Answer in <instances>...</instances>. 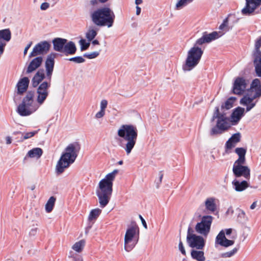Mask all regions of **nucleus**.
<instances>
[{"label":"nucleus","mask_w":261,"mask_h":261,"mask_svg":"<svg viewBox=\"0 0 261 261\" xmlns=\"http://www.w3.org/2000/svg\"><path fill=\"white\" fill-rule=\"evenodd\" d=\"M223 34L217 32H213L210 34L204 32L202 36L196 40L194 46L188 51L185 64L183 66L184 70L190 71L198 64L203 54V50L198 46V45L210 43L219 38Z\"/></svg>","instance_id":"1"},{"label":"nucleus","mask_w":261,"mask_h":261,"mask_svg":"<svg viewBox=\"0 0 261 261\" xmlns=\"http://www.w3.org/2000/svg\"><path fill=\"white\" fill-rule=\"evenodd\" d=\"M56 57V53H50L47 56L45 61V67L47 81L41 83L37 89V101L39 105H42L44 103L48 95V89L51 86V79Z\"/></svg>","instance_id":"2"},{"label":"nucleus","mask_w":261,"mask_h":261,"mask_svg":"<svg viewBox=\"0 0 261 261\" xmlns=\"http://www.w3.org/2000/svg\"><path fill=\"white\" fill-rule=\"evenodd\" d=\"M117 135L122 139L120 146L127 155L129 154L137 142L138 138L137 127L132 124H123L118 128Z\"/></svg>","instance_id":"3"},{"label":"nucleus","mask_w":261,"mask_h":261,"mask_svg":"<svg viewBox=\"0 0 261 261\" xmlns=\"http://www.w3.org/2000/svg\"><path fill=\"white\" fill-rule=\"evenodd\" d=\"M89 13L91 21L96 26L110 28L113 25L115 15L110 8L105 7L96 9L91 8Z\"/></svg>","instance_id":"4"},{"label":"nucleus","mask_w":261,"mask_h":261,"mask_svg":"<svg viewBox=\"0 0 261 261\" xmlns=\"http://www.w3.org/2000/svg\"><path fill=\"white\" fill-rule=\"evenodd\" d=\"M118 173L117 169L114 170L99 182V190L97 191L96 194L101 208L105 207L110 201L113 191V181Z\"/></svg>","instance_id":"5"},{"label":"nucleus","mask_w":261,"mask_h":261,"mask_svg":"<svg viewBox=\"0 0 261 261\" xmlns=\"http://www.w3.org/2000/svg\"><path fill=\"white\" fill-rule=\"evenodd\" d=\"M80 149V145L74 142L69 144L65 149L56 166L57 174H62L75 160Z\"/></svg>","instance_id":"6"},{"label":"nucleus","mask_w":261,"mask_h":261,"mask_svg":"<svg viewBox=\"0 0 261 261\" xmlns=\"http://www.w3.org/2000/svg\"><path fill=\"white\" fill-rule=\"evenodd\" d=\"M139 228L135 223H132L125 232L124 239V248L127 252L130 251L138 242Z\"/></svg>","instance_id":"7"},{"label":"nucleus","mask_w":261,"mask_h":261,"mask_svg":"<svg viewBox=\"0 0 261 261\" xmlns=\"http://www.w3.org/2000/svg\"><path fill=\"white\" fill-rule=\"evenodd\" d=\"M213 218V217L210 215L202 216L201 221L197 223L195 226L196 231L203 236H207L210 231Z\"/></svg>","instance_id":"8"},{"label":"nucleus","mask_w":261,"mask_h":261,"mask_svg":"<svg viewBox=\"0 0 261 261\" xmlns=\"http://www.w3.org/2000/svg\"><path fill=\"white\" fill-rule=\"evenodd\" d=\"M230 120L225 115H222L217 120L216 125L210 132L212 136L220 135L230 127Z\"/></svg>","instance_id":"9"},{"label":"nucleus","mask_w":261,"mask_h":261,"mask_svg":"<svg viewBox=\"0 0 261 261\" xmlns=\"http://www.w3.org/2000/svg\"><path fill=\"white\" fill-rule=\"evenodd\" d=\"M190 228L188 229L187 237V243L189 246L192 248H195L197 249H202L205 244L203 238L199 236L190 233Z\"/></svg>","instance_id":"10"},{"label":"nucleus","mask_w":261,"mask_h":261,"mask_svg":"<svg viewBox=\"0 0 261 261\" xmlns=\"http://www.w3.org/2000/svg\"><path fill=\"white\" fill-rule=\"evenodd\" d=\"M245 163H234L232 171L236 177L243 176L246 179H249L250 176V170L249 168L244 166Z\"/></svg>","instance_id":"11"},{"label":"nucleus","mask_w":261,"mask_h":261,"mask_svg":"<svg viewBox=\"0 0 261 261\" xmlns=\"http://www.w3.org/2000/svg\"><path fill=\"white\" fill-rule=\"evenodd\" d=\"M51 45L47 41H41L34 47L32 51L29 55L30 58L36 57L38 55L46 54L49 50Z\"/></svg>","instance_id":"12"},{"label":"nucleus","mask_w":261,"mask_h":261,"mask_svg":"<svg viewBox=\"0 0 261 261\" xmlns=\"http://www.w3.org/2000/svg\"><path fill=\"white\" fill-rule=\"evenodd\" d=\"M248 84V81L245 78L242 77H237L233 85V93L238 95L242 94L245 91Z\"/></svg>","instance_id":"13"},{"label":"nucleus","mask_w":261,"mask_h":261,"mask_svg":"<svg viewBox=\"0 0 261 261\" xmlns=\"http://www.w3.org/2000/svg\"><path fill=\"white\" fill-rule=\"evenodd\" d=\"M256 98H254L253 94L248 93L240 99V103L241 105L246 106V112H249L255 106L257 101H254V100Z\"/></svg>","instance_id":"14"},{"label":"nucleus","mask_w":261,"mask_h":261,"mask_svg":"<svg viewBox=\"0 0 261 261\" xmlns=\"http://www.w3.org/2000/svg\"><path fill=\"white\" fill-rule=\"evenodd\" d=\"M20 104L22 105L24 104L27 107H29L35 111H36L40 106L37 102H36L34 101V93L32 91H29L27 93Z\"/></svg>","instance_id":"15"},{"label":"nucleus","mask_w":261,"mask_h":261,"mask_svg":"<svg viewBox=\"0 0 261 261\" xmlns=\"http://www.w3.org/2000/svg\"><path fill=\"white\" fill-rule=\"evenodd\" d=\"M246 6L242 10V13L245 15H249L255 9L261 5V0H246Z\"/></svg>","instance_id":"16"},{"label":"nucleus","mask_w":261,"mask_h":261,"mask_svg":"<svg viewBox=\"0 0 261 261\" xmlns=\"http://www.w3.org/2000/svg\"><path fill=\"white\" fill-rule=\"evenodd\" d=\"M248 93L253 94L254 98L261 97V79L256 78L252 81Z\"/></svg>","instance_id":"17"},{"label":"nucleus","mask_w":261,"mask_h":261,"mask_svg":"<svg viewBox=\"0 0 261 261\" xmlns=\"http://www.w3.org/2000/svg\"><path fill=\"white\" fill-rule=\"evenodd\" d=\"M245 109L243 108L238 107L234 109L230 116V122L233 125L238 123L242 117L245 115Z\"/></svg>","instance_id":"18"},{"label":"nucleus","mask_w":261,"mask_h":261,"mask_svg":"<svg viewBox=\"0 0 261 261\" xmlns=\"http://www.w3.org/2000/svg\"><path fill=\"white\" fill-rule=\"evenodd\" d=\"M234 243V241L228 240L226 238L225 232L223 230L219 233L216 239V244H219L225 247L230 246L232 245Z\"/></svg>","instance_id":"19"},{"label":"nucleus","mask_w":261,"mask_h":261,"mask_svg":"<svg viewBox=\"0 0 261 261\" xmlns=\"http://www.w3.org/2000/svg\"><path fill=\"white\" fill-rule=\"evenodd\" d=\"M43 61L42 57H37L33 59L30 63L26 71L27 73H30L39 68Z\"/></svg>","instance_id":"20"},{"label":"nucleus","mask_w":261,"mask_h":261,"mask_svg":"<svg viewBox=\"0 0 261 261\" xmlns=\"http://www.w3.org/2000/svg\"><path fill=\"white\" fill-rule=\"evenodd\" d=\"M29 83L30 80L27 77L20 79L17 84V93L22 94L25 92L28 88Z\"/></svg>","instance_id":"21"},{"label":"nucleus","mask_w":261,"mask_h":261,"mask_svg":"<svg viewBox=\"0 0 261 261\" xmlns=\"http://www.w3.org/2000/svg\"><path fill=\"white\" fill-rule=\"evenodd\" d=\"M66 42L67 39L64 38H55L52 41L54 49L56 51L62 53Z\"/></svg>","instance_id":"22"},{"label":"nucleus","mask_w":261,"mask_h":261,"mask_svg":"<svg viewBox=\"0 0 261 261\" xmlns=\"http://www.w3.org/2000/svg\"><path fill=\"white\" fill-rule=\"evenodd\" d=\"M253 64L256 75L261 79V52L254 54Z\"/></svg>","instance_id":"23"},{"label":"nucleus","mask_w":261,"mask_h":261,"mask_svg":"<svg viewBox=\"0 0 261 261\" xmlns=\"http://www.w3.org/2000/svg\"><path fill=\"white\" fill-rule=\"evenodd\" d=\"M76 51V47L75 43L72 41H67L62 53L66 55H72L75 53Z\"/></svg>","instance_id":"24"},{"label":"nucleus","mask_w":261,"mask_h":261,"mask_svg":"<svg viewBox=\"0 0 261 261\" xmlns=\"http://www.w3.org/2000/svg\"><path fill=\"white\" fill-rule=\"evenodd\" d=\"M232 184L234 190L237 192H242L249 187V184L246 180L240 181L237 179H234L232 182Z\"/></svg>","instance_id":"25"},{"label":"nucleus","mask_w":261,"mask_h":261,"mask_svg":"<svg viewBox=\"0 0 261 261\" xmlns=\"http://www.w3.org/2000/svg\"><path fill=\"white\" fill-rule=\"evenodd\" d=\"M205 209L211 212L214 213L217 209V205L216 203V199L214 197H210L207 198L205 202Z\"/></svg>","instance_id":"26"},{"label":"nucleus","mask_w":261,"mask_h":261,"mask_svg":"<svg viewBox=\"0 0 261 261\" xmlns=\"http://www.w3.org/2000/svg\"><path fill=\"white\" fill-rule=\"evenodd\" d=\"M44 78L45 74L43 70H38L32 79V83L33 87H36L38 86L39 84Z\"/></svg>","instance_id":"27"},{"label":"nucleus","mask_w":261,"mask_h":261,"mask_svg":"<svg viewBox=\"0 0 261 261\" xmlns=\"http://www.w3.org/2000/svg\"><path fill=\"white\" fill-rule=\"evenodd\" d=\"M17 112L21 116H28L35 111L29 107H27L24 104L23 105L20 104L17 107Z\"/></svg>","instance_id":"28"},{"label":"nucleus","mask_w":261,"mask_h":261,"mask_svg":"<svg viewBox=\"0 0 261 261\" xmlns=\"http://www.w3.org/2000/svg\"><path fill=\"white\" fill-rule=\"evenodd\" d=\"M97 26H90L86 34V37L89 41H92L97 35L98 29Z\"/></svg>","instance_id":"29"},{"label":"nucleus","mask_w":261,"mask_h":261,"mask_svg":"<svg viewBox=\"0 0 261 261\" xmlns=\"http://www.w3.org/2000/svg\"><path fill=\"white\" fill-rule=\"evenodd\" d=\"M235 152L238 155L239 158L234 163H245L246 149L242 147H238L236 148Z\"/></svg>","instance_id":"30"},{"label":"nucleus","mask_w":261,"mask_h":261,"mask_svg":"<svg viewBox=\"0 0 261 261\" xmlns=\"http://www.w3.org/2000/svg\"><path fill=\"white\" fill-rule=\"evenodd\" d=\"M191 254L192 257L197 261H204L205 259L204 252L202 251L192 250Z\"/></svg>","instance_id":"31"},{"label":"nucleus","mask_w":261,"mask_h":261,"mask_svg":"<svg viewBox=\"0 0 261 261\" xmlns=\"http://www.w3.org/2000/svg\"><path fill=\"white\" fill-rule=\"evenodd\" d=\"M43 151L40 148H34L28 152V155L31 158L39 159L42 154Z\"/></svg>","instance_id":"32"},{"label":"nucleus","mask_w":261,"mask_h":261,"mask_svg":"<svg viewBox=\"0 0 261 261\" xmlns=\"http://www.w3.org/2000/svg\"><path fill=\"white\" fill-rule=\"evenodd\" d=\"M85 241L84 240H81L76 243H75L72 246V249L75 251L80 253L81 252L85 245Z\"/></svg>","instance_id":"33"},{"label":"nucleus","mask_w":261,"mask_h":261,"mask_svg":"<svg viewBox=\"0 0 261 261\" xmlns=\"http://www.w3.org/2000/svg\"><path fill=\"white\" fill-rule=\"evenodd\" d=\"M101 213L99 208H95L91 211L88 216V220L90 221L95 220Z\"/></svg>","instance_id":"34"},{"label":"nucleus","mask_w":261,"mask_h":261,"mask_svg":"<svg viewBox=\"0 0 261 261\" xmlns=\"http://www.w3.org/2000/svg\"><path fill=\"white\" fill-rule=\"evenodd\" d=\"M56 198L54 196L50 197L45 204V211L47 213L51 212L55 205Z\"/></svg>","instance_id":"35"},{"label":"nucleus","mask_w":261,"mask_h":261,"mask_svg":"<svg viewBox=\"0 0 261 261\" xmlns=\"http://www.w3.org/2000/svg\"><path fill=\"white\" fill-rule=\"evenodd\" d=\"M236 100V98L234 97H230L222 105L221 108L222 109H225L226 110H229L233 107V103Z\"/></svg>","instance_id":"36"},{"label":"nucleus","mask_w":261,"mask_h":261,"mask_svg":"<svg viewBox=\"0 0 261 261\" xmlns=\"http://www.w3.org/2000/svg\"><path fill=\"white\" fill-rule=\"evenodd\" d=\"M192 2L193 0H178L175 5V9L180 10Z\"/></svg>","instance_id":"37"},{"label":"nucleus","mask_w":261,"mask_h":261,"mask_svg":"<svg viewBox=\"0 0 261 261\" xmlns=\"http://www.w3.org/2000/svg\"><path fill=\"white\" fill-rule=\"evenodd\" d=\"M238 251V249L237 248H234L229 251L222 253L220 256L222 258H230L234 256Z\"/></svg>","instance_id":"38"},{"label":"nucleus","mask_w":261,"mask_h":261,"mask_svg":"<svg viewBox=\"0 0 261 261\" xmlns=\"http://www.w3.org/2000/svg\"><path fill=\"white\" fill-rule=\"evenodd\" d=\"M100 51V50L91 53H87L84 54V57L89 59H94L99 56Z\"/></svg>","instance_id":"39"},{"label":"nucleus","mask_w":261,"mask_h":261,"mask_svg":"<svg viewBox=\"0 0 261 261\" xmlns=\"http://www.w3.org/2000/svg\"><path fill=\"white\" fill-rule=\"evenodd\" d=\"M228 21V18H225L223 20V23L220 25L219 29L224 31L225 32L228 31L229 27Z\"/></svg>","instance_id":"40"},{"label":"nucleus","mask_w":261,"mask_h":261,"mask_svg":"<svg viewBox=\"0 0 261 261\" xmlns=\"http://www.w3.org/2000/svg\"><path fill=\"white\" fill-rule=\"evenodd\" d=\"M82 51L86 50L90 46V42H87L85 39H81L79 41Z\"/></svg>","instance_id":"41"},{"label":"nucleus","mask_w":261,"mask_h":261,"mask_svg":"<svg viewBox=\"0 0 261 261\" xmlns=\"http://www.w3.org/2000/svg\"><path fill=\"white\" fill-rule=\"evenodd\" d=\"M261 47V36L256 39L255 42V52L254 54H257L259 52H261L259 48Z\"/></svg>","instance_id":"42"},{"label":"nucleus","mask_w":261,"mask_h":261,"mask_svg":"<svg viewBox=\"0 0 261 261\" xmlns=\"http://www.w3.org/2000/svg\"><path fill=\"white\" fill-rule=\"evenodd\" d=\"M231 141L234 144H237V143L240 141L241 135L240 133H236L233 134L230 138Z\"/></svg>","instance_id":"43"},{"label":"nucleus","mask_w":261,"mask_h":261,"mask_svg":"<svg viewBox=\"0 0 261 261\" xmlns=\"http://www.w3.org/2000/svg\"><path fill=\"white\" fill-rule=\"evenodd\" d=\"M70 61H72L76 63H82L85 62V59L82 57H75L71 58L69 59Z\"/></svg>","instance_id":"44"},{"label":"nucleus","mask_w":261,"mask_h":261,"mask_svg":"<svg viewBox=\"0 0 261 261\" xmlns=\"http://www.w3.org/2000/svg\"><path fill=\"white\" fill-rule=\"evenodd\" d=\"M238 219L239 220L241 221L243 219H247V217L246 215V213L243 210L240 209L239 210V213L238 214Z\"/></svg>","instance_id":"45"},{"label":"nucleus","mask_w":261,"mask_h":261,"mask_svg":"<svg viewBox=\"0 0 261 261\" xmlns=\"http://www.w3.org/2000/svg\"><path fill=\"white\" fill-rule=\"evenodd\" d=\"M222 115H225L224 114H220L219 112V109L218 107H216L215 109V112L214 113L213 116V120H214L215 119H218L220 116Z\"/></svg>","instance_id":"46"},{"label":"nucleus","mask_w":261,"mask_h":261,"mask_svg":"<svg viewBox=\"0 0 261 261\" xmlns=\"http://www.w3.org/2000/svg\"><path fill=\"white\" fill-rule=\"evenodd\" d=\"M236 144H234L229 138L228 140L226 142L225 144V148L226 150L231 149V148L234 147Z\"/></svg>","instance_id":"47"},{"label":"nucleus","mask_w":261,"mask_h":261,"mask_svg":"<svg viewBox=\"0 0 261 261\" xmlns=\"http://www.w3.org/2000/svg\"><path fill=\"white\" fill-rule=\"evenodd\" d=\"M163 177V173L162 171L159 172V178L155 181L156 188H159L160 184L162 182V179Z\"/></svg>","instance_id":"48"},{"label":"nucleus","mask_w":261,"mask_h":261,"mask_svg":"<svg viewBox=\"0 0 261 261\" xmlns=\"http://www.w3.org/2000/svg\"><path fill=\"white\" fill-rule=\"evenodd\" d=\"M108 106V101L106 99H102L100 103V110H102L105 112L106 109Z\"/></svg>","instance_id":"49"},{"label":"nucleus","mask_w":261,"mask_h":261,"mask_svg":"<svg viewBox=\"0 0 261 261\" xmlns=\"http://www.w3.org/2000/svg\"><path fill=\"white\" fill-rule=\"evenodd\" d=\"M37 133V131L27 133L23 136V139H28L29 138H30L34 136Z\"/></svg>","instance_id":"50"},{"label":"nucleus","mask_w":261,"mask_h":261,"mask_svg":"<svg viewBox=\"0 0 261 261\" xmlns=\"http://www.w3.org/2000/svg\"><path fill=\"white\" fill-rule=\"evenodd\" d=\"M105 115V112L102 111V110H100L97 113H96L95 115V118L96 119H100V118H102Z\"/></svg>","instance_id":"51"},{"label":"nucleus","mask_w":261,"mask_h":261,"mask_svg":"<svg viewBox=\"0 0 261 261\" xmlns=\"http://www.w3.org/2000/svg\"><path fill=\"white\" fill-rule=\"evenodd\" d=\"M178 249L183 255H185L186 254V250L184 247L183 244L181 241H179V243L178 244Z\"/></svg>","instance_id":"52"},{"label":"nucleus","mask_w":261,"mask_h":261,"mask_svg":"<svg viewBox=\"0 0 261 261\" xmlns=\"http://www.w3.org/2000/svg\"><path fill=\"white\" fill-rule=\"evenodd\" d=\"M49 7V4L46 2L43 3L40 6V9L42 10H45Z\"/></svg>","instance_id":"53"},{"label":"nucleus","mask_w":261,"mask_h":261,"mask_svg":"<svg viewBox=\"0 0 261 261\" xmlns=\"http://www.w3.org/2000/svg\"><path fill=\"white\" fill-rule=\"evenodd\" d=\"M233 213V207H232V206H230L228 208V209L226 212V215H232Z\"/></svg>","instance_id":"54"},{"label":"nucleus","mask_w":261,"mask_h":261,"mask_svg":"<svg viewBox=\"0 0 261 261\" xmlns=\"http://www.w3.org/2000/svg\"><path fill=\"white\" fill-rule=\"evenodd\" d=\"M98 4V1H97V0H91V1H90V5H91V7H90V6L89 7V9L90 8H93L94 9L93 7H94L95 5H96V4Z\"/></svg>","instance_id":"55"},{"label":"nucleus","mask_w":261,"mask_h":261,"mask_svg":"<svg viewBox=\"0 0 261 261\" xmlns=\"http://www.w3.org/2000/svg\"><path fill=\"white\" fill-rule=\"evenodd\" d=\"M32 44V42H31L25 46V47L24 48V51H23L24 55H25L27 54L28 50L31 47Z\"/></svg>","instance_id":"56"},{"label":"nucleus","mask_w":261,"mask_h":261,"mask_svg":"<svg viewBox=\"0 0 261 261\" xmlns=\"http://www.w3.org/2000/svg\"><path fill=\"white\" fill-rule=\"evenodd\" d=\"M139 218H140V219L141 220L142 223L145 229H147V224H146V221H145V220L143 219V218L142 217L141 215H139Z\"/></svg>","instance_id":"57"},{"label":"nucleus","mask_w":261,"mask_h":261,"mask_svg":"<svg viewBox=\"0 0 261 261\" xmlns=\"http://www.w3.org/2000/svg\"><path fill=\"white\" fill-rule=\"evenodd\" d=\"M257 201H254L252 204L251 205H250V209L251 210H254L256 207V205H257Z\"/></svg>","instance_id":"58"},{"label":"nucleus","mask_w":261,"mask_h":261,"mask_svg":"<svg viewBox=\"0 0 261 261\" xmlns=\"http://www.w3.org/2000/svg\"><path fill=\"white\" fill-rule=\"evenodd\" d=\"M6 144H10L12 142V139H11L10 137H9V136L7 137L6 138Z\"/></svg>","instance_id":"59"},{"label":"nucleus","mask_w":261,"mask_h":261,"mask_svg":"<svg viewBox=\"0 0 261 261\" xmlns=\"http://www.w3.org/2000/svg\"><path fill=\"white\" fill-rule=\"evenodd\" d=\"M232 231V229L231 228H228V229H226V231H225V233L226 235H229L231 233Z\"/></svg>","instance_id":"60"},{"label":"nucleus","mask_w":261,"mask_h":261,"mask_svg":"<svg viewBox=\"0 0 261 261\" xmlns=\"http://www.w3.org/2000/svg\"><path fill=\"white\" fill-rule=\"evenodd\" d=\"M74 261H83L82 257L81 256L73 257Z\"/></svg>","instance_id":"61"},{"label":"nucleus","mask_w":261,"mask_h":261,"mask_svg":"<svg viewBox=\"0 0 261 261\" xmlns=\"http://www.w3.org/2000/svg\"><path fill=\"white\" fill-rule=\"evenodd\" d=\"M141 13V8L139 6H136V14L139 15Z\"/></svg>","instance_id":"62"},{"label":"nucleus","mask_w":261,"mask_h":261,"mask_svg":"<svg viewBox=\"0 0 261 261\" xmlns=\"http://www.w3.org/2000/svg\"><path fill=\"white\" fill-rule=\"evenodd\" d=\"M92 44L93 45H98L99 44V42L97 40H94L92 41Z\"/></svg>","instance_id":"63"},{"label":"nucleus","mask_w":261,"mask_h":261,"mask_svg":"<svg viewBox=\"0 0 261 261\" xmlns=\"http://www.w3.org/2000/svg\"><path fill=\"white\" fill-rule=\"evenodd\" d=\"M142 3V0H136L135 4L138 6V5L141 4Z\"/></svg>","instance_id":"64"}]
</instances>
